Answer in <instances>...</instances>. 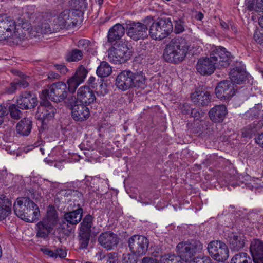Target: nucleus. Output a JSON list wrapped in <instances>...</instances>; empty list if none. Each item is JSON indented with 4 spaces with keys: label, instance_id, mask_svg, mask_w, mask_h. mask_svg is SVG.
Masks as SVG:
<instances>
[{
    "label": "nucleus",
    "instance_id": "1",
    "mask_svg": "<svg viewBox=\"0 0 263 263\" xmlns=\"http://www.w3.org/2000/svg\"><path fill=\"white\" fill-rule=\"evenodd\" d=\"M233 57L231 53L222 47H215L209 57L200 58L196 64V69L201 75H211L216 68L228 67Z\"/></svg>",
    "mask_w": 263,
    "mask_h": 263
},
{
    "label": "nucleus",
    "instance_id": "2",
    "mask_svg": "<svg viewBox=\"0 0 263 263\" xmlns=\"http://www.w3.org/2000/svg\"><path fill=\"white\" fill-rule=\"evenodd\" d=\"M189 49L186 40L182 37L172 39L164 48V60L172 64H179L185 58Z\"/></svg>",
    "mask_w": 263,
    "mask_h": 263
},
{
    "label": "nucleus",
    "instance_id": "3",
    "mask_svg": "<svg viewBox=\"0 0 263 263\" xmlns=\"http://www.w3.org/2000/svg\"><path fill=\"white\" fill-rule=\"evenodd\" d=\"M115 85L118 89L122 91L132 87L143 90L146 87L145 76L142 72L123 70L117 76Z\"/></svg>",
    "mask_w": 263,
    "mask_h": 263
},
{
    "label": "nucleus",
    "instance_id": "4",
    "mask_svg": "<svg viewBox=\"0 0 263 263\" xmlns=\"http://www.w3.org/2000/svg\"><path fill=\"white\" fill-rule=\"evenodd\" d=\"M13 210L17 216L29 222L37 220L40 215L37 205L28 197L17 198L14 203Z\"/></svg>",
    "mask_w": 263,
    "mask_h": 263
},
{
    "label": "nucleus",
    "instance_id": "5",
    "mask_svg": "<svg viewBox=\"0 0 263 263\" xmlns=\"http://www.w3.org/2000/svg\"><path fill=\"white\" fill-rule=\"evenodd\" d=\"M149 27V34L155 40H162L173 30V25L170 18L163 17L154 22L153 21Z\"/></svg>",
    "mask_w": 263,
    "mask_h": 263
},
{
    "label": "nucleus",
    "instance_id": "6",
    "mask_svg": "<svg viewBox=\"0 0 263 263\" xmlns=\"http://www.w3.org/2000/svg\"><path fill=\"white\" fill-rule=\"evenodd\" d=\"M203 249L202 243L198 240H191L179 243L176 250L178 254L182 260L187 262L194 260L196 254Z\"/></svg>",
    "mask_w": 263,
    "mask_h": 263
},
{
    "label": "nucleus",
    "instance_id": "7",
    "mask_svg": "<svg viewBox=\"0 0 263 263\" xmlns=\"http://www.w3.org/2000/svg\"><path fill=\"white\" fill-rule=\"evenodd\" d=\"M152 21L153 18L147 16L141 22H133L128 24L126 28L127 35L135 41L144 40L148 36V29Z\"/></svg>",
    "mask_w": 263,
    "mask_h": 263
},
{
    "label": "nucleus",
    "instance_id": "8",
    "mask_svg": "<svg viewBox=\"0 0 263 263\" xmlns=\"http://www.w3.org/2000/svg\"><path fill=\"white\" fill-rule=\"evenodd\" d=\"M58 221L57 212L53 209L48 210L46 217L36 224V237L46 238L53 230Z\"/></svg>",
    "mask_w": 263,
    "mask_h": 263
},
{
    "label": "nucleus",
    "instance_id": "9",
    "mask_svg": "<svg viewBox=\"0 0 263 263\" xmlns=\"http://www.w3.org/2000/svg\"><path fill=\"white\" fill-rule=\"evenodd\" d=\"M66 84L63 82H58L50 85L48 89L43 90L41 97H48L50 100L55 102H60L66 99L69 96L67 93ZM71 95H70V96Z\"/></svg>",
    "mask_w": 263,
    "mask_h": 263
},
{
    "label": "nucleus",
    "instance_id": "10",
    "mask_svg": "<svg viewBox=\"0 0 263 263\" xmlns=\"http://www.w3.org/2000/svg\"><path fill=\"white\" fill-rule=\"evenodd\" d=\"M66 103L71 110V116L74 121L83 122L89 117L90 112L88 106L78 102L76 96H68Z\"/></svg>",
    "mask_w": 263,
    "mask_h": 263
},
{
    "label": "nucleus",
    "instance_id": "11",
    "mask_svg": "<svg viewBox=\"0 0 263 263\" xmlns=\"http://www.w3.org/2000/svg\"><path fill=\"white\" fill-rule=\"evenodd\" d=\"M109 48L108 58L110 62L116 64H121L126 61L129 58L127 44L120 42Z\"/></svg>",
    "mask_w": 263,
    "mask_h": 263
},
{
    "label": "nucleus",
    "instance_id": "12",
    "mask_svg": "<svg viewBox=\"0 0 263 263\" xmlns=\"http://www.w3.org/2000/svg\"><path fill=\"white\" fill-rule=\"evenodd\" d=\"M16 22L6 15H0V41L17 37Z\"/></svg>",
    "mask_w": 263,
    "mask_h": 263
},
{
    "label": "nucleus",
    "instance_id": "13",
    "mask_svg": "<svg viewBox=\"0 0 263 263\" xmlns=\"http://www.w3.org/2000/svg\"><path fill=\"white\" fill-rule=\"evenodd\" d=\"M131 252L136 255H142L147 252L149 242L146 237L142 235H134L128 241Z\"/></svg>",
    "mask_w": 263,
    "mask_h": 263
},
{
    "label": "nucleus",
    "instance_id": "14",
    "mask_svg": "<svg viewBox=\"0 0 263 263\" xmlns=\"http://www.w3.org/2000/svg\"><path fill=\"white\" fill-rule=\"evenodd\" d=\"M216 97L221 100H228L235 93L234 84L230 80L219 82L215 89Z\"/></svg>",
    "mask_w": 263,
    "mask_h": 263
},
{
    "label": "nucleus",
    "instance_id": "15",
    "mask_svg": "<svg viewBox=\"0 0 263 263\" xmlns=\"http://www.w3.org/2000/svg\"><path fill=\"white\" fill-rule=\"evenodd\" d=\"M57 109L47 99L40 102L38 107L37 114H40L38 118L42 120V123L46 124L50 120L53 119Z\"/></svg>",
    "mask_w": 263,
    "mask_h": 263
},
{
    "label": "nucleus",
    "instance_id": "16",
    "mask_svg": "<svg viewBox=\"0 0 263 263\" xmlns=\"http://www.w3.org/2000/svg\"><path fill=\"white\" fill-rule=\"evenodd\" d=\"M119 238L117 234L111 231L101 233L98 237V242L107 250L114 249L119 243Z\"/></svg>",
    "mask_w": 263,
    "mask_h": 263
},
{
    "label": "nucleus",
    "instance_id": "17",
    "mask_svg": "<svg viewBox=\"0 0 263 263\" xmlns=\"http://www.w3.org/2000/svg\"><path fill=\"white\" fill-rule=\"evenodd\" d=\"M17 106L22 109H31L37 104L36 96L30 92H22L17 100Z\"/></svg>",
    "mask_w": 263,
    "mask_h": 263
},
{
    "label": "nucleus",
    "instance_id": "18",
    "mask_svg": "<svg viewBox=\"0 0 263 263\" xmlns=\"http://www.w3.org/2000/svg\"><path fill=\"white\" fill-rule=\"evenodd\" d=\"M83 209L78 208L71 211L65 212L62 219L63 225L68 227L76 226L82 219Z\"/></svg>",
    "mask_w": 263,
    "mask_h": 263
},
{
    "label": "nucleus",
    "instance_id": "19",
    "mask_svg": "<svg viewBox=\"0 0 263 263\" xmlns=\"http://www.w3.org/2000/svg\"><path fill=\"white\" fill-rule=\"evenodd\" d=\"M78 102L88 106L96 99L93 90L88 86H82L77 92Z\"/></svg>",
    "mask_w": 263,
    "mask_h": 263
},
{
    "label": "nucleus",
    "instance_id": "20",
    "mask_svg": "<svg viewBox=\"0 0 263 263\" xmlns=\"http://www.w3.org/2000/svg\"><path fill=\"white\" fill-rule=\"evenodd\" d=\"M35 14L29 13L28 12L24 13L17 20L16 24V27H20L25 32L30 33L32 36H36L38 34H33L34 32V27H32L30 22L31 20L35 17ZM34 27V25L33 26Z\"/></svg>",
    "mask_w": 263,
    "mask_h": 263
},
{
    "label": "nucleus",
    "instance_id": "21",
    "mask_svg": "<svg viewBox=\"0 0 263 263\" xmlns=\"http://www.w3.org/2000/svg\"><path fill=\"white\" fill-rule=\"evenodd\" d=\"M125 30L124 27L121 24L117 23L114 25L108 32V42L113 45L123 42L121 39L124 35Z\"/></svg>",
    "mask_w": 263,
    "mask_h": 263
},
{
    "label": "nucleus",
    "instance_id": "22",
    "mask_svg": "<svg viewBox=\"0 0 263 263\" xmlns=\"http://www.w3.org/2000/svg\"><path fill=\"white\" fill-rule=\"evenodd\" d=\"M250 250L254 262L263 263V241L258 239H253Z\"/></svg>",
    "mask_w": 263,
    "mask_h": 263
},
{
    "label": "nucleus",
    "instance_id": "23",
    "mask_svg": "<svg viewBox=\"0 0 263 263\" xmlns=\"http://www.w3.org/2000/svg\"><path fill=\"white\" fill-rule=\"evenodd\" d=\"M228 110L224 105H215L209 111L210 119L214 123L222 122L226 115Z\"/></svg>",
    "mask_w": 263,
    "mask_h": 263
},
{
    "label": "nucleus",
    "instance_id": "24",
    "mask_svg": "<svg viewBox=\"0 0 263 263\" xmlns=\"http://www.w3.org/2000/svg\"><path fill=\"white\" fill-rule=\"evenodd\" d=\"M33 23H34V32L36 34L37 33L48 34L57 32L55 30H53V24L49 25L47 22L43 21L41 16L35 17Z\"/></svg>",
    "mask_w": 263,
    "mask_h": 263
},
{
    "label": "nucleus",
    "instance_id": "25",
    "mask_svg": "<svg viewBox=\"0 0 263 263\" xmlns=\"http://www.w3.org/2000/svg\"><path fill=\"white\" fill-rule=\"evenodd\" d=\"M227 240L231 250L235 251H238L242 249L246 242L243 236L233 232L228 234Z\"/></svg>",
    "mask_w": 263,
    "mask_h": 263
},
{
    "label": "nucleus",
    "instance_id": "26",
    "mask_svg": "<svg viewBox=\"0 0 263 263\" xmlns=\"http://www.w3.org/2000/svg\"><path fill=\"white\" fill-rule=\"evenodd\" d=\"M210 93L207 91L196 90L191 95L192 102L198 106L207 105L210 102Z\"/></svg>",
    "mask_w": 263,
    "mask_h": 263
},
{
    "label": "nucleus",
    "instance_id": "27",
    "mask_svg": "<svg viewBox=\"0 0 263 263\" xmlns=\"http://www.w3.org/2000/svg\"><path fill=\"white\" fill-rule=\"evenodd\" d=\"M231 81L233 83L240 84L247 79V73L242 67H236L232 69L229 73Z\"/></svg>",
    "mask_w": 263,
    "mask_h": 263
},
{
    "label": "nucleus",
    "instance_id": "28",
    "mask_svg": "<svg viewBox=\"0 0 263 263\" xmlns=\"http://www.w3.org/2000/svg\"><path fill=\"white\" fill-rule=\"evenodd\" d=\"M67 14V12L64 10L53 20V30L58 32L67 26V27L70 26Z\"/></svg>",
    "mask_w": 263,
    "mask_h": 263
},
{
    "label": "nucleus",
    "instance_id": "29",
    "mask_svg": "<svg viewBox=\"0 0 263 263\" xmlns=\"http://www.w3.org/2000/svg\"><path fill=\"white\" fill-rule=\"evenodd\" d=\"M32 128V121L28 118H23L17 124V132L22 136H28Z\"/></svg>",
    "mask_w": 263,
    "mask_h": 263
},
{
    "label": "nucleus",
    "instance_id": "30",
    "mask_svg": "<svg viewBox=\"0 0 263 263\" xmlns=\"http://www.w3.org/2000/svg\"><path fill=\"white\" fill-rule=\"evenodd\" d=\"M67 12L66 15L68 17V21H69L70 26L71 24L72 26H76L80 21L81 17L82 15V11L77 9L72 10H65Z\"/></svg>",
    "mask_w": 263,
    "mask_h": 263
},
{
    "label": "nucleus",
    "instance_id": "31",
    "mask_svg": "<svg viewBox=\"0 0 263 263\" xmlns=\"http://www.w3.org/2000/svg\"><path fill=\"white\" fill-rule=\"evenodd\" d=\"M68 201H72L73 203V207L76 209L82 208V206L84 204V199L83 194L77 190H73L71 196Z\"/></svg>",
    "mask_w": 263,
    "mask_h": 263
},
{
    "label": "nucleus",
    "instance_id": "32",
    "mask_svg": "<svg viewBox=\"0 0 263 263\" xmlns=\"http://www.w3.org/2000/svg\"><path fill=\"white\" fill-rule=\"evenodd\" d=\"M77 46L79 48H81L82 50H84L88 55L92 54L94 55L96 53L93 48V44L88 40H80L78 42Z\"/></svg>",
    "mask_w": 263,
    "mask_h": 263
},
{
    "label": "nucleus",
    "instance_id": "33",
    "mask_svg": "<svg viewBox=\"0 0 263 263\" xmlns=\"http://www.w3.org/2000/svg\"><path fill=\"white\" fill-rule=\"evenodd\" d=\"M229 256V249L226 243L223 242L221 247H220L213 258L217 261L223 262L228 258Z\"/></svg>",
    "mask_w": 263,
    "mask_h": 263
},
{
    "label": "nucleus",
    "instance_id": "34",
    "mask_svg": "<svg viewBox=\"0 0 263 263\" xmlns=\"http://www.w3.org/2000/svg\"><path fill=\"white\" fill-rule=\"evenodd\" d=\"M263 125L262 122L259 121L256 125L254 124L250 125L245 128L242 133L243 137L251 138L259 130V129Z\"/></svg>",
    "mask_w": 263,
    "mask_h": 263
},
{
    "label": "nucleus",
    "instance_id": "35",
    "mask_svg": "<svg viewBox=\"0 0 263 263\" xmlns=\"http://www.w3.org/2000/svg\"><path fill=\"white\" fill-rule=\"evenodd\" d=\"M93 217L90 214L86 215L80 224V231L91 233Z\"/></svg>",
    "mask_w": 263,
    "mask_h": 263
},
{
    "label": "nucleus",
    "instance_id": "36",
    "mask_svg": "<svg viewBox=\"0 0 263 263\" xmlns=\"http://www.w3.org/2000/svg\"><path fill=\"white\" fill-rule=\"evenodd\" d=\"M96 72L97 75L101 78L106 77L111 74L112 69L107 62L103 61L100 63Z\"/></svg>",
    "mask_w": 263,
    "mask_h": 263
},
{
    "label": "nucleus",
    "instance_id": "37",
    "mask_svg": "<svg viewBox=\"0 0 263 263\" xmlns=\"http://www.w3.org/2000/svg\"><path fill=\"white\" fill-rule=\"evenodd\" d=\"M248 9L256 12H263V0H246Z\"/></svg>",
    "mask_w": 263,
    "mask_h": 263
},
{
    "label": "nucleus",
    "instance_id": "38",
    "mask_svg": "<svg viewBox=\"0 0 263 263\" xmlns=\"http://www.w3.org/2000/svg\"><path fill=\"white\" fill-rule=\"evenodd\" d=\"M83 56L82 50L74 49L68 51L66 55V60L68 62H77L81 60Z\"/></svg>",
    "mask_w": 263,
    "mask_h": 263
},
{
    "label": "nucleus",
    "instance_id": "39",
    "mask_svg": "<svg viewBox=\"0 0 263 263\" xmlns=\"http://www.w3.org/2000/svg\"><path fill=\"white\" fill-rule=\"evenodd\" d=\"M91 233L80 231L78 235L79 248L86 249L89 242Z\"/></svg>",
    "mask_w": 263,
    "mask_h": 263
},
{
    "label": "nucleus",
    "instance_id": "40",
    "mask_svg": "<svg viewBox=\"0 0 263 263\" xmlns=\"http://www.w3.org/2000/svg\"><path fill=\"white\" fill-rule=\"evenodd\" d=\"M223 242L220 240H213L211 241L208 246V251L210 256L213 258L219 249L221 247Z\"/></svg>",
    "mask_w": 263,
    "mask_h": 263
},
{
    "label": "nucleus",
    "instance_id": "41",
    "mask_svg": "<svg viewBox=\"0 0 263 263\" xmlns=\"http://www.w3.org/2000/svg\"><path fill=\"white\" fill-rule=\"evenodd\" d=\"M231 263H252V260L247 253L242 252L235 255Z\"/></svg>",
    "mask_w": 263,
    "mask_h": 263
},
{
    "label": "nucleus",
    "instance_id": "42",
    "mask_svg": "<svg viewBox=\"0 0 263 263\" xmlns=\"http://www.w3.org/2000/svg\"><path fill=\"white\" fill-rule=\"evenodd\" d=\"M73 190L68 189V190H62L58 192L55 197V201H58L59 202H66L67 199L66 197L68 198L71 196L72 194Z\"/></svg>",
    "mask_w": 263,
    "mask_h": 263
},
{
    "label": "nucleus",
    "instance_id": "43",
    "mask_svg": "<svg viewBox=\"0 0 263 263\" xmlns=\"http://www.w3.org/2000/svg\"><path fill=\"white\" fill-rule=\"evenodd\" d=\"M184 114H190L195 120H198L200 122H201L205 115V112L200 108L187 109L186 111L184 112Z\"/></svg>",
    "mask_w": 263,
    "mask_h": 263
},
{
    "label": "nucleus",
    "instance_id": "44",
    "mask_svg": "<svg viewBox=\"0 0 263 263\" xmlns=\"http://www.w3.org/2000/svg\"><path fill=\"white\" fill-rule=\"evenodd\" d=\"M82 82H80L77 78L73 76L67 80V83L68 84L67 89L71 93H74L79 85Z\"/></svg>",
    "mask_w": 263,
    "mask_h": 263
},
{
    "label": "nucleus",
    "instance_id": "45",
    "mask_svg": "<svg viewBox=\"0 0 263 263\" xmlns=\"http://www.w3.org/2000/svg\"><path fill=\"white\" fill-rule=\"evenodd\" d=\"M87 73V70L83 65H80L73 76L79 80L80 82L83 83L86 77Z\"/></svg>",
    "mask_w": 263,
    "mask_h": 263
},
{
    "label": "nucleus",
    "instance_id": "46",
    "mask_svg": "<svg viewBox=\"0 0 263 263\" xmlns=\"http://www.w3.org/2000/svg\"><path fill=\"white\" fill-rule=\"evenodd\" d=\"M180 258L174 254H166L161 257V263H181Z\"/></svg>",
    "mask_w": 263,
    "mask_h": 263
},
{
    "label": "nucleus",
    "instance_id": "47",
    "mask_svg": "<svg viewBox=\"0 0 263 263\" xmlns=\"http://www.w3.org/2000/svg\"><path fill=\"white\" fill-rule=\"evenodd\" d=\"M11 202L6 199V203L5 206L0 207V220L4 219L11 212Z\"/></svg>",
    "mask_w": 263,
    "mask_h": 263
},
{
    "label": "nucleus",
    "instance_id": "48",
    "mask_svg": "<svg viewBox=\"0 0 263 263\" xmlns=\"http://www.w3.org/2000/svg\"><path fill=\"white\" fill-rule=\"evenodd\" d=\"M185 30L184 21L182 18H177L174 20V33L180 34Z\"/></svg>",
    "mask_w": 263,
    "mask_h": 263
},
{
    "label": "nucleus",
    "instance_id": "49",
    "mask_svg": "<svg viewBox=\"0 0 263 263\" xmlns=\"http://www.w3.org/2000/svg\"><path fill=\"white\" fill-rule=\"evenodd\" d=\"M9 110L10 115L14 119L18 120L21 118V111L17 108L15 104H11L9 106Z\"/></svg>",
    "mask_w": 263,
    "mask_h": 263
},
{
    "label": "nucleus",
    "instance_id": "50",
    "mask_svg": "<svg viewBox=\"0 0 263 263\" xmlns=\"http://www.w3.org/2000/svg\"><path fill=\"white\" fill-rule=\"evenodd\" d=\"M262 108V106L261 104H256L255 106L250 109L248 114H249L252 118H256L259 115Z\"/></svg>",
    "mask_w": 263,
    "mask_h": 263
},
{
    "label": "nucleus",
    "instance_id": "51",
    "mask_svg": "<svg viewBox=\"0 0 263 263\" xmlns=\"http://www.w3.org/2000/svg\"><path fill=\"white\" fill-rule=\"evenodd\" d=\"M135 255L123 254L122 257V263H138V258Z\"/></svg>",
    "mask_w": 263,
    "mask_h": 263
},
{
    "label": "nucleus",
    "instance_id": "52",
    "mask_svg": "<svg viewBox=\"0 0 263 263\" xmlns=\"http://www.w3.org/2000/svg\"><path fill=\"white\" fill-rule=\"evenodd\" d=\"M107 262L109 263H119L118 254L111 252L107 254Z\"/></svg>",
    "mask_w": 263,
    "mask_h": 263
},
{
    "label": "nucleus",
    "instance_id": "53",
    "mask_svg": "<svg viewBox=\"0 0 263 263\" xmlns=\"http://www.w3.org/2000/svg\"><path fill=\"white\" fill-rule=\"evenodd\" d=\"M193 263H212L211 259L208 256H203L201 258H195Z\"/></svg>",
    "mask_w": 263,
    "mask_h": 263
},
{
    "label": "nucleus",
    "instance_id": "54",
    "mask_svg": "<svg viewBox=\"0 0 263 263\" xmlns=\"http://www.w3.org/2000/svg\"><path fill=\"white\" fill-rule=\"evenodd\" d=\"M53 66L56 69L59 70L60 73L63 74L66 73L68 71L67 67L63 64H54Z\"/></svg>",
    "mask_w": 263,
    "mask_h": 263
},
{
    "label": "nucleus",
    "instance_id": "55",
    "mask_svg": "<svg viewBox=\"0 0 263 263\" xmlns=\"http://www.w3.org/2000/svg\"><path fill=\"white\" fill-rule=\"evenodd\" d=\"M55 254L56 255L55 258L59 257L60 258H64L66 256L67 252L65 250L62 248H59L56 250Z\"/></svg>",
    "mask_w": 263,
    "mask_h": 263
},
{
    "label": "nucleus",
    "instance_id": "56",
    "mask_svg": "<svg viewBox=\"0 0 263 263\" xmlns=\"http://www.w3.org/2000/svg\"><path fill=\"white\" fill-rule=\"evenodd\" d=\"M254 40L260 45H263V34L259 32H255L254 34Z\"/></svg>",
    "mask_w": 263,
    "mask_h": 263
},
{
    "label": "nucleus",
    "instance_id": "57",
    "mask_svg": "<svg viewBox=\"0 0 263 263\" xmlns=\"http://www.w3.org/2000/svg\"><path fill=\"white\" fill-rule=\"evenodd\" d=\"M229 22L231 21H229L228 22H226L221 19H219V24L225 32H227L230 30Z\"/></svg>",
    "mask_w": 263,
    "mask_h": 263
},
{
    "label": "nucleus",
    "instance_id": "58",
    "mask_svg": "<svg viewBox=\"0 0 263 263\" xmlns=\"http://www.w3.org/2000/svg\"><path fill=\"white\" fill-rule=\"evenodd\" d=\"M7 114V108L0 105V125L3 122V117Z\"/></svg>",
    "mask_w": 263,
    "mask_h": 263
},
{
    "label": "nucleus",
    "instance_id": "59",
    "mask_svg": "<svg viewBox=\"0 0 263 263\" xmlns=\"http://www.w3.org/2000/svg\"><path fill=\"white\" fill-rule=\"evenodd\" d=\"M41 251L43 252V253L49 256V257L55 258V256H56V255L55 254V252H54L53 251L49 249H41Z\"/></svg>",
    "mask_w": 263,
    "mask_h": 263
},
{
    "label": "nucleus",
    "instance_id": "60",
    "mask_svg": "<svg viewBox=\"0 0 263 263\" xmlns=\"http://www.w3.org/2000/svg\"><path fill=\"white\" fill-rule=\"evenodd\" d=\"M17 83V86L18 87L26 88L28 85V82L26 79L18 80Z\"/></svg>",
    "mask_w": 263,
    "mask_h": 263
},
{
    "label": "nucleus",
    "instance_id": "61",
    "mask_svg": "<svg viewBox=\"0 0 263 263\" xmlns=\"http://www.w3.org/2000/svg\"><path fill=\"white\" fill-rule=\"evenodd\" d=\"M17 83H11L10 86L7 88V92L9 93H12L15 91L17 88Z\"/></svg>",
    "mask_w": 263,
    "mask_h": 263
},
{
    "label": "nucleus",
    "instance_id": "62",
    "mask_svg": "<svg viewBox=\"0 0 263 263\" xmlns=\"http://www.w3.org/2000/svg\"><path fill=\"white\" fill-rule=\"evenodd\" d=\"M142 263H159L156 259L152 257H144L142 260Z\"/></svg>",
    "mask_w": 263,
    "mask_h": 263
},
{
    "label": "nucleus",
    "instance_id": "63",
    "mask_svg": "<svg viewBox=\"0 0 263 263\" xmlns=\"http://www.w3.org/2000/svg\"><path fill=\"white\" fill-rule=\"evenodd\" d=\"M60 77V76L58 73L52 71L48 73V78L49 79H59Z\"/></svg>",
    "mask_w": 263,
    "mask_h": 263
},
{
    "label": "nucleus",
    "instance_id": "64",
    "mask_svg": "<svg viewBox=\"0 0 263 263\" xmlns=\"http://www.w3.org/2000/svg\"><path fill=\"white\" fill-rule=\"evenodd\" d=\"M255 142L258 145L263 147V133L259 134L257 137L255 138Z\"/></svg>",
    "mask_w": 263,
    "mask_h": 263
}]
</instances>
